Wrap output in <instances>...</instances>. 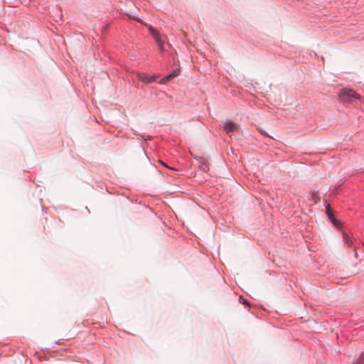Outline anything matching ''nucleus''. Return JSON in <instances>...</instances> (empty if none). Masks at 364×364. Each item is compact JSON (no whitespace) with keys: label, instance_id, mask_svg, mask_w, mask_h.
I'll return each mask as SVG.
<instances>
[{"label":"nucleus","instance_id":"1","mask_svg":"<svg viewBox=\"0 0 364 364\" xmlns=\"http://www.w3.org/2000/svg\"><path fill=\"white\" fill-rule=\"evenodd\" d=\"M339 97L341 100L345 101H351L353 99H359V95L355 90L350 88H343L340 93Z\"/></svg>","mask_w":364,"mask_h":364},{"label":"nucleus","instance_id":"2","mask_svg":"<svg viewBox=\"0 0 364 364\" xmlns=\"http://www.w3.org/2000/svg\"><path fill=\"white\" fill-rule=\"evenodd\" d=\"M148 29L150 32V34L153 36L154 38L156 43H157V46L159 47V49L161 51L164 50V40L162 39L160 33L152 26H149Z\"/></svg>","mask_w":364,"mask_h":364},{"label":"nucleus","instance_id":"3","mask_svg":"<svg viewBox=\"0 0 364 364\" xmlns=\"http://www.w3.org/2000/svg\"><path fill=\"white\" fill-rule=\"evenodd\" d=\"M225 131L228 134L230 132H236L238 130V125L232 122H227L224 127Z\"/></svg>","mask_w":364,"mask_h":364},{"label":"nucleus","instance_id":"4","mask_svg":"<svg viewBox=\"0 0 364 364\" xmlns=\"http://www.w3.org/2000/svg\"><path fill=\"white\" fill-rule=\"evenodd\" d=\"M138 78L143 82H151L154 81L156 78V75H147L145 73H139Z\"/></svg>","mask_w":364,"mask_h":364},{"label":"nucleus","instance_id":"5","mask_svg":"<svg viewBox=\"0 0 364 364\" xmlns=\"http://www.w3.org/2000/svg\"><path fill=\"white\" fill-rule=\"evenodd\" d=\"M179 71L178 70H174L173 72L171 73L170 74L167 75L166 77L161 79V82L164 83L166 80L175 77L176 76L178 75Z\"/></svg>","mask_w":364,"mask_h":364},{"label":"nucleus","instance_id":"6","mask_svg":"<svg viewBox=\"0 0 364 364\" xmlns=\"http://www.w3.org/2000/svg\"><path fill=\"white\" fill-rule=\"evenodd\" d=\"M326 214H327L328 218H329V220H331L333 218H334L333 213L331 211L330 205H327V206H326Z\"/></svg>","mask_w":364,"mask_h":364},{"label":"nucleus","instance_id":"7","mask_svg":"<svg viewBox=\"0 0 364 364\" xmlns=\"http://www.w3.org/2000/svg\"><path fill=\"white\" fill-rule=\"evenodd\" d=\"M331 221V223L333 224V225L336 228H340L341 225V223L340 221L337 220L335 218H333L332 219L330 220Z\"/></svg>","mask_w":364,"mask_h":364},{"label":"nucleus","instance_id":"8","mask_svg":"<svg viewBox=\"0 0 364 364\" xmlns=\"http://www.w3.org/2000/svg\"><path fill=\"white\" fill-rule=\"evenodd\" d=\"M344 240L346 241V243L350 246L352 245V241L348 237V236H347L346 235H344Z\"/></svg>","mask_w":364,"mask_h":364},{"label":"nucleus","instance_id":"9","mask_svg":"<svg viewBox=\"0 0 364 364\" xmlns=\"http://www.w3.org/2000/svg\"><path fill=\"white\" fill-rule=\"evenodd\" d=\"M363 360H364V353H363V354L361 355V357H360V358L358 360V363L359 364H361V362H362Z\"/></svg>","mask_w":364,"mask_h":364},{"label":"nucleus","instance_id":"10","mask_svg":"<svg viewBox=\"0 0 364 364\" xmlns=\"http://www.w3.org/2000/svg\"><path fill=\"white\" fill-rule=\"evenodd\" d=\"M242 303H243L244 304H247V301L245 299H243Z\"/></svg>","mask_w":364,"mask_h":364},{"label":"nucleus","instance_id":"11","mask_svg":"<svg viewBox=\"0 0 364 364\" xmlns=\"http://www.w3.org/2000/svg\"><path fill=\"white\" fill-rule=\"evenodd\" d=\"M161 164H162L164 166H167L166 165V164H164V162H162V161H161Z\"/></svg>","mask_w":364,"mask_h":364}]
</instances>
